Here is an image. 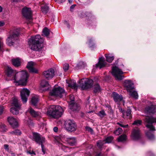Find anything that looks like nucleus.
Returning a JSON list of instances; mask_svg holds the SVG:
<instances>
[{
	"label": "nucleus",
	"mask_w": 156,
	"mask_h": 156,
	"mask_svg": "<svg viewBox=\"0 0 156 156\" xmlns=\"http://www.w3.org/2000/svg\"><path fill=\"white\" fill-rule=\"evenodd\" d=\"M113 137H112L109 136L106 138L105 139V140H104L105 141V143H111L113 140Z\"/></svg>",
	"instance_id": "c03bdc74"
},
{
	"label": "nucleus",
	"mask_w": 156,
	"mask_h": 156,
	"mask_svg": "<svg viewBox=\"0 0 156 156\" xmlns=\"http://www.w3.org/2000/svg\"><path fill=\"white\" fill-rule=\"evenodd\" d=\"M5 24V23L2 21H0V27H3V26Z\"/></svg>",
	"instance_id": "864d4df0"
},
{
	"label": "nucleus",
	"mask_w": 156,
	"mask_h": 156,
	"mask_svg": "<svg viewBox=\"0 0 156 156\" xmlns=\"http://www.w3.org/2000/svg\"><path fill=\"white\" fill-rule=\"evenodd\" d=\"M41 89L43 90H48L50 87V86L48 82L44 80L41 81Z\"/></svg>",
	"instance_id": "412c9836"
},
{
	"label": "nucleus",
	"mask_w": 156,
	"mask_h": 156,
	"mask_svg": "<svg viewBox=\"0 0 156 156\" xmlns=\"http://www.w3.org/2000/svg\"><path fill=\"white\" fill-rule=\"evenodd\" d=\"M131 112V109L130 108V107H128L126 112L125 113L126 114V115H125V118H124L129 119H130L131 118H132V115Z\"/></svg>",
	"instance_id": "bb28decb"
},
{
	"label": "nucleus",
	"mask_w": 156,
	"mask_h": 156,
	"mask_svg": "<svg viewBox=\"0 0 156 156\" xmlns=\"http://www.w3.org/2000/svg\"><path fill=\"white\" fill-rule=\"evenodd\" d=\"M68 86L76 90L77 88V86L76 83V81L74 80H71L67 83Z\"/></svg>",
	"instance_id": "b1692460"
},
{
	"label": "nucleus",
	"mask_w": 156,
	"mask_h": 156,
	"mask_svg": "<svg viewBox=\"0 0 156 156\" xmlns=\"http://www.w3.org/2000/svg\"><path fill=\"white\" fill-rule=\"evenodd\" d=\"M95 156H100V154H97Z\"/></svg>",
	"instance_id": "69168bd1"
},
{
	"label": "nucleus",
	"mask_w": 156,
	"mask_h": 156,
	"mask_svg": "<svg viewBox=\"0 0 156 156\" xmlns=\"http://www.w3.org/2000/svg\"><path fill=\"white\" fill-rule=\"evenodd\" d=\"M34 62L31 61L28 63L27 66V68L29 70L30 72L32 73H37L38 72V70L33 67Z\"/></svg>",
	"instance_id": "6ab92c4d"
},
{
	"label": "nucleus",
	"mask_w": 156,
	"mask_h": 156,
	"mask_svg": "<svg viewBox=\"0 0 156 156\" xmlns=\"http://www.w3.org/2000/svg\"><path fill=\"white\" fill-rule=\"evenodd\" d=\"M28 153H29L30 154H35L34 153V152L33 151H32L31 152L28 151Z\"/></svg>",
	"instance_id": "13d9d810"
},
{
	"label": "nucleus",
	"mask_w": 156,
	"mask_h": 156,
	"mask_svg": "<svg viewBox=\"0 0 156 156\" xmlns=\"http://www.w3.org/2000/svg\"><path fill=\"white\" fill-rule=\"evenodd\" d=\"M44 77L48 80L52 78L55 75V71L53 69H51L43 73Z\"/></svg>",
	"instance_id": "2eb2a0df"
},
{
	"label": "nucleus",
	"mask_w": 156,
	"mask_h": 156,
	"mask_svg": "<svg viewBox=\"0 0 156 156\" xmlns=\"http://www.w3.org/2000/svg\"><path fill=\"white\" fill-rule=\"evenodd\" d=\"M22 12L23 16L27 19H31L32 12L30 8L27 7L23 8L22 9Z\"/></svg>",
	"instance_id": "4468645a"
},
{
	"label": "nucleus",
	"mask_w": 156,
	"mask_h": 156,
	"mask_svg": "<svg viewBox=\"0 0 156 156\" xmlns=\"http://www.w3.org/2000/svg\"><path fill=\"white\" fill-rule=\"evenodd\" d=\"M93 80L87 78L82 79L80 81V85L82 89H87L92 86Z\"/></svg>",
	"instance_id": "6e6552de"
},
{
	"label": "nucleus",
	"mask_w": 156,
	"mask_h": 156,
	"mask_svg": "<svg viewBox=\"0 0 156 156\" xmlns=\"http://www.w3.org/2000/svg\"><path fill=\"white\" fill-rule=\"evenodd\" d=\"M126 136L125 134H122L120 136L118 139L119 142H122L126 141Z\"/></svg>",
	"instance_id": "72a5a7b5"
},
{
	"label": "nucleus",
	"mask_w": 156,
	"mask_h": 156,
	"mask_svg": "<svg viewBox=\"0 0 156 156\" xmlns=\"http://www.w3.org/2000/svg\"><path fill=\"white\" fill-rule=\"evenodd\" d=\"M59 147L61 148L62 149L64 150L65 151H68V149H69V148L64 145H63L61 143H59L58 144Z\"/></svg>",
	"instance_id": "e433bc0d"
},
{
	"label": "nucleus",
	"mask_w": 156,
	"mask_h": 156,
	"mask_svg": "<svg viewBox=\"0 0 156 156\" xmlns=\"http://www.w3.org/2000/svg\"><path fill=\"white\" fill-rule=\"evenodd\" d=\"M117 124L119 125L120 126L124 128H127L128 127V125H123L119 122L117 123Z\"/></svg>",
	"instance_id": "3c124183"
},
{
	"label": "nucleus",
	"mask_w": 156,
	"mask_h": 156,
	"mask_svg": "<svg viewBox=\"0 0 156 156\" xmlns=\"http://www.w3.org/2000/svg\"><path fill=\"white\" fill-rule=\"evenodd\" d=\"M150 154H151V155H152L153 156L154 155V154L153 153H151V152H150Z\"/></svg>",
	"instance_id": "0e129e2a"
},
{
	"label": "nucleus",
	"mask_w": 156,
	"mask_h": 156,
	"mask_svg": "<svg viewBox=\"0 0 156 156\" xmlns=\"http://www.w3.org/2000/svg\"><path fill=\"white\" fill-rule=\"evenodd\" d=\"M93 89L94 93H96L98 92L101 91V87L98 84H95L93 86Z\"/></svg>",
	"instance_id": "7c9ffc66"
},
{
	"label": "nucleus",
	"mask_w": 156,
	"mask_h": 156,
	"mask_svg": "<svg viewBox=\"0 0 156 156\" xmlns=\"http://www.w3.org/2000/svg\"><path fill=\"white\" fill-rule=\"evenodd\" d=\"M65 127L66 129L69 132H73L76 129V126L72 120H68L65 123Z\"/></svg>",
	"instance_id": "f8f14e48"
},
{
	"label": "nucleus",
	"mask_w": 156,
	"mask_h": 156,
	"mask_svg": "<svg viewBox=\"0 0 156 156\" xmlns=\"http://www.w3.org/2000/svg\"><path fill=\"white\" fill-rule=\"evenodd\" d=\"M38 101V97L37 95H35L32 97L31 99L30 102L33 105L36 106Z\"/></svg>",
	"instance_id": "c85d7f7f"
},
{
	"label": "nucleus",
	"mask_w": 156,
	"mask_h": 156,
	"mask_svg": "<svg viewBox=\"0 0 156 156\" xmlns=\"http://www.w3.org/2000/svg\"><path fill=\"white\" fill-rule=\"evenodd\" d=\"M97 114L101 118H103L106 115V113L103 110L99 111Z\"/></svg>",
	"instance_id": "4c0bfd02"
},
{
	"label": "nucleus",
	"mask_w": 156,
	"mask_h": 156,
	"mask_svg": "<svg viewBox=\"0 0 156 156\" xmlns=\"http://www.w3.org/2000/svg\"><path fill=\"white\" fill-rule=\"evenodd\" d=\"M30 92L26 88H23L20 91V94L22 101L23 103H26L27 98L29 96Z\"/></svg>",
	"instance_id": "ddd939ff"
},
{
	"label": "nucleus",
	"mask_w": 156,
	"mask_h": 156,
	"mask_svg": "<svg viewBox=\"0 0 156 156\" xmlns=\"http://www.w3.org/2000/svg\"><path fill=\"white\" fill-rule=\"evenodd\" d=\"M74 8V6L72 5L70 7V9L71 10L72 9H73Z\"/></svg>",
	"instance_id": "bf43d9fd"
},
{
	"label": "nucleus",
	"mask_w": 156,
	"mask_h": 156,
	"mask_svg": "<svg viewBox=\"0 0 156 156\" xmlns=\"http://www.w3.org/2000/svg\"><path fill=\"white\" fill-rule=\"evenodd\" d=\"M140 136V132L139 129L136 128L133 130L131 137L133 139L135 140L138 139Z\"/></svg>",
	"instance_id": "f3484780"
},
{
	"label": "nucleus",
	"mask_w": 156,
	"mask_h": 156,
	"mask_svg": "<svg viewBox=\"0 0 156 156\" xmlns=\"http://www.w3.org/2000/svg\"><path fill=\"white\" fill-rule=\"evenodd\" d=\"M43 126H45V124L44 123H42Z\"/></svg>",
	"instance_id": "338daca9"
},
{
	"label": "nucleus",
	"mask_w": 156,
	"mask_h": 156,
	"mask_svg": "<svg viewBox=\"0 0 156 156\" xmlns=\"http://www.w3.org/2000/svg\"><path fill=\"white\" fill-rule=\"evenodd\" d=\"M68 1L69 3H71L72 2L73 0H68Z\"/></svg>",
	"instance_id": "680f3d73"
},
{
	"label": "nucleus",
	"mask_w": 156,
	"mask_h": 156,
	"mask_svg": "<svg viewBox=\"0 0 156 156\" xmlns=\"http://www.w3.org/2000/svg\"><path fill=\"white\" fill-rule=\"evenodd\" d=\"M50 94L51 96L59 97L60 98L65 96L66 94L64 89L59 87L54 88L53 90L50 92Z\"/></svg>",
	"instance_id": "423d86ee"
},
{
	"label": "nucleus",
	"mask_w": 156,
	"mask_h": 156,
	"mask_svg": "<svg viewBox=\"0 0 156 156\" xmlns=\"http://www.w3.org/2000/svg\"><path fill=\"white\" fill-rule=\"evenodd\" d=\"M146 134L148 138L151 140H152L154 138V135L151 133L149 131H147L146 133Z\"/></svg>",
	"instance_id": "f704fd0d"
},
{
	"label": "nucleus",
	"mask_w": 156,
	"mask_h": 156,
	"mask_svg": "<svg viewBox=\"0 0 156 156\" xmlns=\"http://www.w3.org/2000/svg\"><path fill=\"white\" fill-rule=\"evenodd\" d=\"M33 138L34 140L37 144L41 145L42 151L44 154H45V151L44 150V146L42 143L44 142L45 138L41 136L40 135L37 133H33Z\"/></svg>",
	"instance_id": "9b49d317"
},
{
	"label": "nucleus",
	"mask_w": 156,
	"mask_h": 156,
	"mask_svg": "<svg viewBox=\"0 0 156 156\" xmlns=\"http://www.w3.org/2000/svg\"><path fill=\"white\" fill-rule=\"evenodd\" d=\"M105 143V141L98 140L97 142V145L99 148H101L102 146Z\"/></svg>",
	"instance_id": "ea45409f"
},
{
	"label": "nucleus",
	"mask_w": 156,
	"mask_h": 156,
	"mask_svg": "<svg viewBox=\"0 0 156 156\" xmlns=\"http://www.w3.org/2000/svg\"><path fill=\"white\" fill-rule=\"evenodd\" d=\"M7 76L14 80V82L18 83V85L25 86L26 85L29 75L26 71H22L16 72L11 67H7L6 69Z\"/></svg>",
	"instance_id": "f257e3e1"
},
{
	"label": "nucleus",
	"mask_w": 156,
	"mask_h": 156,
	"mask_svg": "<svg viewBox=\"0 0 156 156\" xmlns=\"http://www.w3.org/2000/svg\"><path fill=\"white\" fill-rule=\"evenodd\" d=\"M106 61L109 62H112L114 59V56L112 54H106L105 55Z\"/></svg>",
	"instance_id": "c756f323"
},
{
	"label": "nucleus",
	"mask_w": 156,
	"mask_h": 156,
	"mask_svg": "<svg viewBox=\"0 0 156 156\" xmlns=\"http://www.w3.org/2000/svg\"><path fill=\"white\" fill-rule=\"evenodd\" d=\"M55 1H58L59 2L62 3L64 2L65 0H55Z\"/></svg>",
	"instance_id": "4d7b16f0"
},
{
	"label": "nucleus",
	"mask_w": 156,
	"mask_h": 156,
	"mask_svg": "<svg viewBox=\"0 0 156 156\" xmlns=\"http://www.w3.org/2000/svg\"><path fill=\"white\" fill-rule=\"evenodd\" d=\"M69 108L73 111H77L80 109L79 105L74 103L69 105Z\"/></svg>",
	"instance_id": "393cba45"
},
{
	"label": "nucleus",
	"mask_w": 156,
	"mask_h": 156,
	"mask_svg": "<svg viewBox=\"0 0 156 156\" xmlns=\"http://www.w3.org/2000/svg\"><path fill=\"white\" fill-rule=\"evenodd\" d=\"M41 11L42 12L45 14L48 12V11L49 7L47 5H45L41 7Z\"/></svg>",
	"instance_id": "2f4dec72"
},
{
	"label": "nucleus",
	"mask_w": 156,
	"mask_h": 156,
	"mask_svg": "<svg viewBox=\"0 0 156 156\" xmlns=\"http://www.w3.org/2000/svg\"><path fill=\"white\" fill-rule=\"evenodd\" d=\"M28 111L31 115L33 117H40L41 116L40 112L35 111L31 108H30Z\"/></svg>",
	"instance_id": "4be33fe9"
},
{
	"label": "nucleus",
	"mask_w": 156,
	"mask_h": 156,
	"mask_svg": "<svg viewBox=\"0 0 156 156\" xmlns=\"http://www.w3.org/2000/svg\"><path fill=\"white\" fill-rule=\"evenodd\" d=\"M11 106H14L15 107H12L10 109L11 112L13 115H17L19 113V109L20 105L19 103L17 98H12L11 102Z\"/></svg>",
	"instance_id": "0eeeda50"
},
{
	"label": "nucleus",
	"mask_w": 156,
	"mask_h": 156,
	"mask_svg": "<svg viewBox=\"0 0 156 156\" xmlns=\"http://www.w3.org/2000/svg\"><path fill=\"white\" fill-rule=\"evenodd\" d=\"M86 66V64L82 62H80L77 64V66L80 68H83Z\"/></svg>",
	"instance_id": "37998d69"
},
{
	"label": "nucleus",
	"mask_w": 156,
	"mask_h": 156,
	"mask_svg": "<svg viewBox=\"0 0 156 156\" xmlns=\"http://www.w3.org/2000/svg\"><path fill=\"white\" fill-rule=\"evenodd\" d=\"M145 122L147 123L146 127L150 129V131H155V127L153 126L152 124L153 123H156V118L153 117H146L144 120Z\"/></svg>",
	"instance_id": "9d476101"
},
{
	"label": "nucleus",
	"mask_w": 156,
	"mask_h": 156,
	"mask_svg": "<svg viewBox=\"0 0 156 156\" xmlns=\"http://www.w3.org/2000/svg\"><path fill=\"white\" fill-rule=\"evenodd\" d=\"M53 130L54 132H56L58 130V128L57 127H55L53 128Z\"/></svg>",
	"instance_id": "6e6d98bb"
},
{
	"label": "nucleus",
	"mask_w": 156,
	"mask_h": 156,
	"mask_svg": "<svg viewBox=\"0 0 156 156\" xmlns=\"http://www.w3.org/2000/svg\"><path fill=\"white\" fill-rule=\"evenodd\" d=\"M7 120L10 125L13 128H16L18 126V121L14 117L12 116L9 117Z\"/></svg>",
	"instance_id": "dca6fc26"
},
{
	"label": "nucleus",
	"mask_w": 156,
	"mask_h": 156,
	"mask_svg": "<svg viewBox=\"0 0 156 156\" xmlns=\"http://www.w3.org/2000/svg\"><path fill=\"white\" fill-rule=\"evenodd\" d=\"M19 0H13V2H16L19 1Z\"/></svg>",
	"instance_id": "e2e57ef3"
},
{
	"label": "nucleus",
	"mask_w": 156,
	"mask_h": 156,
	"mask_svg": "<svg viewBox=\"0 0 156 156\" xmlns=\"http://www.w3.org/2000/svg\"><path fill=\"white\" fill-rule=\"evenodd\" d=\"M9 133L13 135H20L21 134V132L19 129H16L10 132Z\"/></svg>",
	"instance_id": "473e14b6"
},
{
	"label": "nucleus",
	"mask_w": 156,
	"mask_h": 156,
	"mask_svg": "<svg viewBox=\"0 0 156 156\" xmlns=\"http://www.w3.org/2000/svg\"><path fill=\"white\" fill-rule=\"evenodd\" d=\"M106 64V62L104 58H101L99 60L98 62L96 64V67L99 68L100 69L104 67Z\"/></svg>",
	"instance_id": "aec40b11"
},
{
	"label": "nucleus",
	"mask_w": 156,
	"mask_h": 156,
	"mask_svg": "<svg viewBox=\"0 0 156 156\" xmlns=\"http://www.w3.org/2000/svg\"><path fill=\"white\" fill-rule=\"evenodd\" d=\"M86 129L87 130V131L91 132V133H92L93 132V129L90 127H86Z\"/></svg>",
	"instance_id": "8fccbe9b"
},
{
	"label": "nucleus",
	"mask_w": 156,
	"mask_h": 156,
	"mask_svg": "<svg viewBox=\"0 0 156 156\" xmlns=\"http://www.w3.org/2000/svg\"><path fill=\"white\" fill-rule=\"evenodd\" d=\"M19 34V32L18 30H14L6 40L7 44L9 46L13 45L14 42L17 39Z\"/></svg>",
	"instance_id": "39448f33"
},
{
	"label": "nucleus",
	"mask_w": 156,
	"mask_h": 156,
	"mask_svg": "<svg viewBox=\"0 0 156 156\" xmlns=\"http://www.w3.org/2000/svg\"><path fill=\"white\" fill-rule=\"evenodd\" d=\"M142 123V121L140 120H135L134 122L132 123L133 125H135L136 126H139L141 125Z\"/></svg>",
	"instance_id": "79ce46f5"
},
{
	"label": "nucleus",
	"mask_w": 156,
	"mask_h": 156,
	"mask_svg": "<svg viewBox=\"0 0 156 156\" xmlns=\"http://www.w3.org/2000/svg\"><path fill=\"white\" fill-rule=\"evenodd\" d=\"M43 40L39 35L32 36L28 40L29 47L31 50L36 51H40L43 47L42 43Z\"/></svg>",
	"instance_id": "f03ea898"
},
{
	"label": "nucleus",
	"mask_w": 156,
	"mask_h": 156,
	"mask_svg": "<svg viewBox=\"0 0 156 156\" xmlns=\"http://www.w3.org/2000/svg\"><path fill=\"white\" fill-rule=\"evenodd\" d=\"M69 105L73 104L74 103V97L73 95H71L69 96Z\"/></svg>",
	"instance_id": "a18cd8bd"
},
{
	"label": "nucleus",
	"mask_w": 156,
	"mask_h": 156,
	"mask_svg": "<svg viewBox=\"0 0 156 156\" xmlns=\"http://www.w3.org/2000/svg\"><path fill=\"white\" fill-rule=\"evenodd\" d=\"M4 148L6 150H9V148H8V145L7 144H5L4 145Z\"/></svg>",
	"instance_id": "5fc2aeb1"
},
{
	"label": "nucleus",
	"mask_w": 156,
	"mask_h": 156,
	"mask_svg": "<svg viewBox=\"0 0 156 156\" xmlns=\"http://www.w3.org/2000/svg\"><path fill=\"white\" fill-rule=\"evenodd\" d=\"M112 97L115 102L118 104L119 102L122 100V97L121 95H119L117 93L113 92Z\"/></svg>",
	"instance_id": "a211bd4d"
},
{
	"label": "nucleus",
	"mask_w": 156,
	"mask_h": 156,
	"mask_svg": "<svg viewBox=\"0 0 156 156\" xmlns=\"http://www.w3.org/2000/svg\"><path fill=\"white\" fill-rule=\"evenodd\" d=\"M112 73L116 80H121L123 79V76L122 75L123 73V72L116 66L112 68Z\"/></svg>",
	"instance_id": "1a4fd4ad"
},
{
	"label": "nucleus",
	"mask_w": 156,
	"mask_h": 156,
	"mask_svg": "<svg viewBox=\"0 0 156 156\" xmlns=\"http://www.w3.org/2000/svg\"><path fill=\"white\" fill-rule=\"evenodd\" d=\"M63 112V109L61 106L52 105L50 106L48 113L53 118L58 119L61 117Z\"/></svg>",
	"instance_id": "7ed1b4c3"
},
{
	"label": "nucleus",
	"mask_w": 156,
	"mask_h": 156,
	"mask_svg": "<svg viewBox=\"0 0 156 156\" xmlns=\"http://www.w3.org/2000/svg\"><path fill=\"white\" fill-rule=\"evenodd\" d=\"M123 84L127 91L129 93V95L137 99L138 98V94L136 91L134 90V87L133 82L130 80H125Z\"/></svg>",
	"instance_id": "20e7f679"
},
{
	"label": "nucleus",
	"mask_w": 156,
	"mask_h": 156,
	"mask_svg": "<svg viewBox=\"0 0 156 156\" xmlns=\"http://www.w3.org/2000/svg\"><path fill=\"white\" fill-rule=\"evenodd\" d=\"M119 111L121 112L122 113V116L123 118H125V114L126 113L125 111L123 109H122V108L120 107H119Z\"/></svg>",
	"instance_id": "de8ad7c7"
},
{
	"label": "nucleus",
	"mask_w": 156,
	"mask_h": 156,
	"mask_svg": "<svg viewBox=\"0 0 156 156\" xmlns=\"http://www.w3.org/2000/svg\"><path fill=\"white\" fill-rule=\"evenodd\" d=\"M43 35L47 37L48 36L49 34V30L46 27L44 28L43 30L42 31Z\"/></svg>",
	"instance_id": "c9c22d12"
},
{
	"label": "nucleus",
	"mask_w": 156,
	"mask_h": 156,
	"mask_svg": "<svg viewBox=\"0 0 156 156\" xmlns=\"http://www.w3.org/2000/svg\"><path fill=\"white\" fill-rule=\"evenodd\" d=\"M2 7L0 6V12H2Z\"/></svg>",
	"instance_id": "052dcab7"
},
{
	"label": "nucleus",
	"mask_w": 156,
	"mask_h": 156,
	"mask_svg": "<svg viewBox=\"0 0 156 156\" xmlns=\"http://www.w3.org/2000/svg\"><path fill=\"white\" fill-rule=\"evenodd\" d=\"M4 111V107L3 106H0V115L2 114Z\"/></svg>",
	"instance_id": "603ef678"
},
{
	"label": "nucleus",
	"mask_w": 156,
	"mask_h": 156,
	"mask_svg": "<svg viewBox=\"0 0 156 156\" xmlns=\"http://www.w3.org/2000/svg\"><path fill=\"white\" fill-rule=\"evenodd\" d=\"M66 141L70 146H72L75 145L76 143V139L74 137H68L66 138Z\"/></svg>",
	"instance_id": "a878e982"
},
{
	"label": "nucleus",
	"mask_w": 156,
	"mask_h": 156,
	"mask_svg": "<svg viewBox=\"0 0 156 156\" xmlns=\"http://www.w3.org/2000/svg\"><path fill=\"white\" fill-rule=\"evenodd\" d=\"M89 46L90 48L93 47L94 44L91 38H89L88 39V41L87 43Z\"/></svg>",
	"instance_id": "a19ab883"
},
{
	"label": "nucleus",
	"mask_w": 156,
	"mask_h": 156,
	"mask_svg": "<svg viewBox=\"0 0 156 156\" xmlns=\"http://www.w3.org/2000/svg\"><path fill=\"white\" fill-rule=\"evenodd\" d=\"M145 111L147 112L154 113L156 112V106L152 105L151 106H147L145 108Z\"/></svg>",
	"instance_id": "5701e85b"
},
{
	"label": "nucleus",
	"mask_w": 156,
	"mask_h": 156,
	"mask_svg": "<svg viewBox=\"0 0 156 156\" xmlns=\"http://www.w3.org/2000/svg\"><path fill=\"white\" fill-rule=\"evenodd\" d=\"M12 64L16 67H18L20 65V61L19 58H13L12 59Z\"/></svg>",
	"instance_id": "cd10ccee"
},
{
	"label": "nucleus",
	"mask_w": 156,
	"mask_h": 156,
	"mask_svg": "<svg viewBox=\"0 0 156 156\" xmlns=\"http://www.w3.org/2000/svg\"><path fill=\"white\" fill-rule=\"evenodd\" d=\"M122 130L121 128H119L116 129L114 132L115 134L116 135H119L122 133Z\"/></svg>",
	"instance_id": "58836bf2"
},
{
	"label": "nucleus",
	"mask_w": 156,
	"mask_h": 156,
	"mask_svg": "<svg viewBox=\"0 0 156 156\" xmlns=\"http://www.w3.org/2000/svg\"><path fill=\"white\" fill-rule=\"evenodd\" d=\"M69 68V65L67 63H66L63 65V69L64 71H66Z\"/></svg>",
	"instance_id": "09e8293b"
},
{
	"label": "nucleus",
	"mask_w": 156,
	"mask_h": 156,
	"mask_svg": "<svg viewBox=\"0 0 156 156\" xmlns=\"http://www.w3.org/2000/svg\"><path fill=\"white\" fill-rule=\"evenodd\" d=\"M26 123H27V124H29V122H28V121H27V122H26Z\"/></svg>",
	"instance_id": "774afa93"
},
{
	"label": "nucleus",
	"mask_w": 156,
	"mask_h": 156,
	"mask_svg": "<svg viewBox=\"0 0 156 156\" xmlns=\"http://www.w3.org/2000/svg\"><path fill=\"white\" fill-rule=\"evenodd\" d=\"M7 130L5 128V126L3 124L0 125V131L2 132H5Z\"/></svg>",
	"instance_id": "49530a36"
}]
</instances>
